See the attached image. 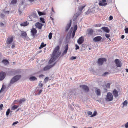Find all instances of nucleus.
Instances as JSON below:
<instances>
[{"instance_id": "nucleus-11", "label": "nucleus", "mask_w": 128, "mask_h": 128, "mask_svg": "<svg viewBox=\"0 0 128 128\" xmlns=\"http://www.w3.org/2000/svg\"><path fill=\"white\" fill-rule=\"evenodd\" d=\"M31 32L32 36L34 37L36 34L37 33V31L35 28H33L32 29L31 31Z\"/></svg>"}, {"instance_id": "nucleus-5", "label": "nucleus", "mask_w": 128, "mask_h": 128, "mask_svg": "<svg viewBox=\"0 0 128 128\" xmlns=\"http://www.w3.org/2000/svg\"><path fill=\"white\" fill-rule=\"evenodd\" d=\"M106 59L105 58H100L98 60V64L100 65H102L103 64L104 62H106Z\"/></svg>"}, {"instance_id": "nucleus-56", "label": "nucleus", "mask_w": 128, "mask_h": 128, "mask_svg": "<svg viewBox=\"0 0 128 128\" xmlns=\"http://www.w3.org/2000/svg\"><path fill=\"white\" fill-rule=\"evenodd\" d=\"M44 75H43V74H40V75L39 76V77L40 78H43V77H44Z\"/></svg>"}, {"instance_id": "nucleus-13", "label": "nucleus", "mask_w": 128, "mask_h": 128, "mask_svg": "<svg viewBox=\"0 0 128 128\" xmlns=\"http://www.w3.org/2000/svg\"><path fill=\"white\" fill-rule=\"evenodd\" d=\"M80 87H82V88L85 92H88L89 91V88L88 86L84 85H80Z\"/></svg>"}, {"instance_id": "nucleus-55", "label": "nucleus", "mask_w": 128, "mask_h": 128, "mask_svg": "<svg viewBox=\"0 0 128 128\" xmlns=\"http://www.w3.org/2000/svg\"><path fill=\"white\" fill-rule=\"evenodd\" d=\"M3 86H2L1 89L0 90V92L2 91H3L4 90V88L3 87Z\"/></svg>"}, {"instance_id": "nucleus-46", "label": "nucleus", "mask_w": 128, "mask_h": 128, "mask_svg": "<svg viewBox=\"0 0 128 128\" xmlns=\"http://www.w3.org/2000/svg\"><path fill=\"white\" fill-rule=\"evenodd\" d=\"M109 74V73L108 72H104L102 76H105L106 75L108 74Z\"/></svg>"}, {"instance_id": "nucleus-36", "label": "nucleus", "mask_w": 128, "mask_h": 128, "mask_svg": "<svg viewBox=\"0 0 128 128\" xmlns=\"http://www.w3.org/2000/svg\"><path fill=\"white\" fill-rule=\"evenodd\" d=\"M101 26V24H96L94 25V26L95 27H99Z\"/></svg>"}, {"instance_id": "nucleus-28", "label": "nucleus", "mask_w": 128, "mask_h": 128, "mask_svg": "<svg viewBox=\"0 0 128 128\" xmlns=\"http://www.w3.org/2000/svg\"><path fill=\"white\" fill-rule=\"evenodd\" d=\"M46 45V44H44L43 42H42L40 45V46L39 48V49H41L42 48H43Z\"/></svg>"}, {"instance_id": "nucleus-24", "label": "nucleus", "mask_w": 128, "mask_h": 128, "mask_svg": "<svg viewBox=\"0 0 128 128\" xmlns=\"http://www.w3.org/2000/svg\"><path fill=\"white\" fill-rule=\"evenodd\" d=\"M87 31L88 34L91 35L92 34L93 31L92 29L88 30Z\"/></svg>"}, {"instance_id": "nucleus-58", "label": "nucleus", "mask_w": 128, "mask_h": 128, "mask_svg": "<svg viewBox=\"0 0 128 128\" xmlns=\"http://www.w3.org/2000/svg\"><path fill=\"white\" fill-rule=\"evenodd\" d=\"M113 18V16H110L109 17V20H111Z\"/></svg>"}, {"instance_id": "nucleus-63", "label": "nucleus", "mask_w": 128, "mask_h": 128, "mask_svg": "<svg viewBox=\"0 0 128 128\" xmlns=\"http://www.w3.org/2000/svg\"><path fill=\"white\" fill-rule=\"evenodd\" d=\"M4 25V24L3 23H2V22L0 23V26H2Z\"/></svg>"}, {"instance_id": "nucleus-60", "label": "nucleus", "mask_w": 128, "mask_h": 128, "mask_svg": "<svg viewBox=\"0 0 128 128\" xmlns=\"http://www.w3.org/2000/svg\"><path fill=\"white\" fill-rule=\"evenodd\" d=\"M9 11H5L4 12V13L6 14H9Z\"/></svg>"}, {"instance_id": "nucleus-49", "label": "nucleus", "mask_w": 128, "mask_h": 128, "mask_svg": "<svg viewBox=\"0 0 128 128\" xmlns=\"http://www.w3.org/2000/svg\"><path fill=\"white\" fill-rule=\"evenodd\" d=\"M18 123V121L15 122H13L12 124V125H15L16 124H17Z\"/></svg>"}, {"instance_id": "nucleus-16", "label": "nucleus", "mask_w": 128, "mask_h": 128, "mask_svg": "<svg viewBox=\"0 0 128 128\" xmlns=\"http://www.w3.org/2000/svg\"><path fill=\"white\" fill-rule=\"evenodd\" d=\"M64 48L65 49L62 54V56H63L64 54H66V53L67 50L68 49V44H67L64 47Z\"/></svg>"}, {"instance_id": "nucleus-51", "label": "nucleus", "mask_w": 128, "mask_h": 128, "mask_svg": "<svg viewBox=\"0 0 128 128\" xmlns=\"http://www.w3.org/2000/svg\"><path fill=\"white\" fill-rule=\"evenodd\" d=\"M15 46V44L14 43H13L12 44V45L11 46V48H14Z\"/></svg>"}, {"instance_id": "nucleus-18", "label": "nucleus", "mask_w": 128, "mask_h": 128, "mask_svg": "<svg viewBox=\"0 0 128 128\" xmlns=\"http://www.w3.org/2000/svg\"><path fill=\"white\" fill-rule=\"evenodd\" d=\"M26 100V99L25 98H22L20 99L19 100H15L14 102H15V104H16V102H18L19 103L21 104L23 102H24Z\"/></svg>"}, {"instance_id": "nucleus-27", "label": "nucleus", "mask_w": 128, "mask_h": 128, "mask_svg": "<svg viewBox=\"0 0 128 128\" xmlns=\"http://www.w3.org/2000/svg\"><path fill=\"white\" fill-rule=\"evenodd\" d=\"M96 92L97 96H99L101 94L100 90L99 89H97L96 91Z\"/></svg>"}, {"instance_id": "nucleus-31", "label": "nucleus", "mask_w": 128, "mask_h": 128, "mask_svg": "<svg viewBox=\"0 0 128 128\" xmlns=\"http://www.w3.org/2000/svg\"><path fill=\"white\" fill-rule=\"evenodd\" d=\"M18 107V106L16 105H14L12 106L11 108V110H14L17 108Z\"/></svg>"}, {"instance_id": "nucleus-30", "label": "nucleus", "mask_w": 128, "mask_h": 128, "mask_svg": "<svg viewBox=\"0 0 128 128\" xmlns=\"http://www.w3.org/2000/svg\"><path fill=\"white\" fill-rule=\"evenodd\" d=\"M37 10L38 11V13L40 16L45 15H46V13H45L42 12H40L38 11V10Z\"/></svg>"}, {"instance_id": "nucleus-22", "label": "nucleus", "mask_w": 128, "mask_h": 128, "mask_svg": "<svg viewBox=\"0 0 128 128\" xmlns=\"http://www.w3.org/2000/svg\"><path fill=\"white\" fill-rule=\"evenodd\" d=\"M29 23L27 21L23 22L20 24L21 26H25L28 25L29 24Z\"/></svg>"}, {"instance_id": "nucleus-15", "label": "nucleus", "mask_w": 128, "mask_h": 128, "mask_svg": "<svg viewBox=\"0 0 128 128\" xmlns=\"http://www.w3.org/2000/svg\"><path fill=\"white\" fill-rule=\"evenodd\" d=\"M54 64L51 65H47L45 67L43 68V70L44 71H46L52 68L54 65Z\"/></svg>"}, {"instance_id": "nucleus-35", "label": "nucleus", "mask_w": 128, "mask_h": 128, "mask_svg": "<svg viewBox=\"0 0 128 128\" xmlns=\"http://www.w3.org/2000/svg\"><path fill=\"white\" fill-rule=\"evenodd\" d=\"M52 32H50L48 35V38L49 40L51 39L52 37Z\"/></svg>"}, {"instance_id": "nucleus-1", "label": "nucleus", "mask_w": 128, "mask_h": 128, "mask_svg": "<svg viewBox=\"0 0 128 128\" xmlns=\"http://www.w3.org/2000/svg\"><path fill=\"white\" fill-rule=\"evenodd\" d=\"M60 47L59 46H57L55 48L52 55V58L48 62L49 64H51L57 59L60 54L59 52Z\"/></svg>"}, {"instance_id": "nucleus-29", "label": "nucleus", "mask_w": 128, "mask_h": 128, "mask_svg": "<svg viewBox=\"0 0 128 128\" xmlns=\"http://www.w3.org/2000/svg\"><path fill=\"white\" fill-rule=\"evenodd\" d=\"M21 36L24 38H26L27 36V35L26 32H23L21 33Z\"/></svg>"}, {"instance_id": "nucleus-32", "label": "nucleus", "mask_w": 128, "mask_h": 128, "mask_svg": "<svg viewBox=\"0 0 128 128\" xmlns=\"http://www.w3.org/2000/svg\"><path fill=\"white\" fill-rule=\"evenodd\" d=\"M32 16L34 18H36L38 16L37 14L36 13V12H34L32 14Z\"/></svg>"}, {"instance_id": "nucleus-48", "label": "nucleus", "mask_w": 128, "mask_h": 128, "mask_svg": "<svg viewBox=\"0 0 128 128\" xmlns=\"http://www.w3.org/2000/svg\"><path fill=\"white\" fill-rule=\"evenodd\" d=\"M105 36L107 38H109L110 36V34H105Z\"/></svg>"}, {"instance_id": "nucleus-8", "label": "nucleus", "mask_w": 128, "mask_h": 128, "mask_svg": "<svg viewBox=\"0 0 128 128\" xmlns=\"http://www.w3.org/2000/svg\"><path fill=\"white\" fill-rule=\"evenodd\" d=\"M6 73L3 72H1L0 73V81L2 80L6 76Z\"/></svg>"}, {"instance_id": "nucleus-62", "label": "nucleus", "mask_w": 128, "mask_h": 128, "mask_svg": "<svg viewBox=\"0 0 128 128\" xmlns=\"http://www.w3.org/2000/svg\"><path fill=\"white\" fill-rule=\"evenodd\" d=\"M124 38V35H122L121 36V38L122 39Z\"/></svg>"}, {"instance_id": "nucleus-59", "label": "nucleus", "mask_w": 128, "mask_h": 128, "mask_svg": "<svg viewBox=\"0 0 128 128\" xmlns=\"http://www.w3.org/2000/svg\"><path fill=\"white\" fill-rule=\"evenodd\" d=\"M18 12H19V14H21L22 13V12L21 10H20V8H19V10H18Z\"/></svg>"}, {"instance_id": "nucleus-6", "label": "nucleus", "mask_w": 128, "mask_h": 128, "mask_svg": "<svg viewBox=\"0 0 128 128\" xmlns=\"http://www.w3.org/2000/svg\"><path fill=\"white\" fill-rule=\"evenodd\" d=\"M114 62L117 67H120L122 66V62L118 59H116L115 60Z\"/></svg>"}, {"instance_id": "nucleus-39", "label": "nucleus", "mask_w": 128, "mask_h": 128, "mask_svg": "<svg viewBox=\"0 0 128 128\" xmlns=\"http://www.w3.org/2000/svg\"><path fill=\"white\" fill-rule=\"evenodd\" d=\"M97 112L96 111H94L93 114L90 116L91 117H92L94 116H96V115L97 114Z\"/></svg>"}, {"instance_id": "nucleus-52", "label": "nucleus", "mask_w": 128, "mask_h": 128, "mask_svg": "<svg viewBox=\"0 0 128 128\" xmlns=\"http://www.w3.org/2000/svg\"><path fill=\"white\" fill-rule=\"evenodd\" d=\"M3 105L2 104H1L0 105V110H2V108L3 107Z\"/></svg>"}, {"instance_id": "nucleus-2", "label": "nucleus", "mask_w": 128, "mask_h": 128, "mask_svg": "<svg viewBox=\"0 0 128 128\" xmlns=\"http://www.w3.org/2000/svg\"><path fill=\"white\" fill-rule=\"evenodd\" d=\"M21 77V76L20 75H16L14 76L11 80L9 85H10L11 84H13L19 80Z\"/></svg>"}, {"instance_id": "nucleus-23", "label": "nucleus", "mask_w": 128, "mask_h": 128, "mask_svg": "<svg viewBox=\"0 0 128 128\" xmlns=\"http://www.w3.org/2000/svg\"><path fill=\"white\" fill-rule=\"evenodd\" d=\"M81 13V12H78L74 14V18L75 19L77 18V17L78 16L80 15Z\"/></svg>"}, {"instance_id": "nucleus-33", "label": "nucleus", "mask_w": 128, "mask_h": 128, "mask_svg": "<svg viewBox=\"0 0 128 128\" xmlns=\"http://www.w3.org/2000/svg\"><path fill=\"white\" fill-rule=\"evenodd\" d=\"M42 82V80L40 81L39 84L38 85V86L40 87V88H42L43 85V84L41 83Z\"/></svg>"}, {"instance_id": "nucleus-10", "label": "nucleus", "mask_w": 128, "mask_h": 128, "mask_svg": "<svg viewBox=\"0 0 128 128\" xmlns=\"http://www.w3.org/2000/svg\"><path fill=\"white\" fill-rule=\"evenodd\" d=\"M84 41V37L82 36L80 38L77 40V42L78 44H80L83 43Z\"/></svg>"}, {"instance_id": "nucleus-54", "label": "nucleus", "mask_w": 128, "mask_h": 128, "mask_svg": "<svg viewBox=\"0 0 128 128\" xmlns=\"http://www.w3.org/2000/svg\"><path fill=\"white\" fill-rule=\"evenodd\" d=\"M75 46H76V50H78V49H79V46L77 45L76 44L75 45Z\"/></svg>"}, {"instance_id": "nucleus-38", "label": "nucleus", "mask_w": 128, "mask_h": 128, "mask_svg": "<svg viewBox=\"0 0 128 128\" xmlns=\"http://www.w3.org/2000/svg\"><path fill=\"white\" fill-rule=\"evenodd\" d=\"M10 109H8L7 110L6 112V114L7 116H8L10 113Z\"/></svg>"}, {"instance_id": "nucleus-12", "label": "nucleus", "mask_w": 128, "mask_h": 128, "mask_svg": "<svg viewBox=\"0 0 128 128\" xmlns=\"http://www.w3.org/2000/svg\"><path fill=\"white\" fill-rule=\"evenodd\" d=\"M42 91V89L38 87H37L36 89V92H37V94L40 95Z\"/></svg>"}, {"instance_id": "nucleus-19", "label": "nucleus", "mask_w": 128, "mask_h": 128, "mask_svg": "<svg viewBox=\"0 0 128 128\" xmlns=\"http://www.w3.org/2000/svg\"><path fill=\"white\" fill-rule=\"evenodd\" d=\"M2 62L5 66H7L9 64V62L6 59H3L2 61Z\"/></svg>"}, {"instance_id": "nucleus-25", "label": "nucleus", "mask_w": 128, "mask_h": 128, "mask_svg": "<svg viewBox=\"0 0 128 128\" xmlns=\"http://www.w3.org/2000/svg\"><path fill=\"white\" fill-rule=\"evenodd\" d=\"M29 79L30 81H34L37 80V78L34 76H31L30 78Z\"/></svg>"}, {"instance_id": "nucleus-57", "label": "nucleus", "mask_w": 128, "mask_h": 128, "mask_svg": "<svg viewBox=\"0 0 128 128\" xmlns=\"http://www.w3.org/2000/svg\"><path fill=\"white\" fill-rule=\"evenodd\" d=\"M125 127L126 128H128V122H127L125 124Z\"/></svg>"}, {"instance_id": "nucleus-4", "label": "nucleus", "mask_w": 128, "mask_h": 128, "mask_svg": "<svg viewBox=\"0 0 128 128\" xmlns=\"http://www.w3.org/2000/svg\"><path fill=\"white\" fill-rule=\"evenodd\" d=\"M98 5L100 6H105L107 5L106 0H99Z\"/></svg>"}, {"instance_id": "nucleus-50", "label": "nucleus", "mask_w": 128, "mask_h": 128, "mask_svg": "<svg viewBox=\"0 0 128 128\" xmlns=\"http://www.w3.org/2000/svg\"><path fill=\"white\" fill-rule=\"evenodd\" d=\"M76 58L75 57L72 56L70 58V60H72L76 59Z\"/></svg>"}, {"instance_id": "nucleus-61", "label": "nucleus", "mask_w": 128, "mask_h": 128, "mask_svg": "<svg viewBox=\"0 0 128 128\" xmlns=\"http://www.w3.org/2000/svg\"><path fill=\"white\" fill-rule=\"evenodd\" d=\"M1 16L2 18H3L4 17V15L3 14H1Z\"/></svg>"}, {"instance_id": "nucleus-53", "label": "nucleus", "mask_w": 128, "mask_h": 128, "mask_svg": "<svg viewBox=\"0 0 128 128\" xmlns=\"http://www.w3.org/2000/svg\"><path fill=\"white\" fill-rule=\"evenodd\" d=\"M88 114L90 115H92V112L90 111H88Z\"/></svg>"}, {"instance_id": "nucleus-43", "label": "nucleus", "mask_w": 128, "mask_h": 128, "mask_svg": "<svg viewBox=\"0 0 128 128\" xmlns=\"http://www.w3.org/2000/svg\"><path fill=\"white\" fill-rule=\"evenodd\" d=\"M77 28V26L76 25L74 26V28L73 31L76 32Z\"/></svg>"}, {"instance_id": "nucleus-26", "label": "nucleus", "mask_w": 128, "mask_h": 128, "mask_svg": "<svg viewBox=\"0 0 128 128\" xmlns=\"http://www.w3.org/2000/svg\"><path fill=\"white\" fill-rule=\"evenodd\" d=\"M86 5L83 6H80L78 7V10L80 11V12L82 13V10L85 7Z\"/></svg>"}, {"instance_id": "nucleus-47", "label": "nucleus", "mask_w": 128, "mask_h": 128, "mask_svg": "<svg viewBox=\"0 0 128 128\" xmlns=\"http://www.w3.org/2000/svg\"><path fill=\"white\" fill-rule=\"evenodd\" d=\"M125 32L126 33H128V28H126L124 29Z\"/></svg>"}, {"instance_id": "nucleus-21", "label": "nucleus", "mask_w": 128, "mask_h": 128, "mask_svg": "<svg viewBox=\"0 0 128 128\" xmlns=\"http://www.w3.org/2000/svg\"><path fill=\"white\" fill-rule=\"evenodd\" d=\"M101 29L105 32L109 33L110 32V30L107 27H102Z\"/></svg>"}, {"instance_id": "nucleus-20", "label": "nucleus", "mask_w": 128, "mask_h": 128, "mask_svg": "<svg viewBox=\"0 0 128 128\" xmlns=\"http://www.w3.org/2000/svg\"><path fill=\"white\" fill-rule=\"evenodd\" d=\"M112 93L115 98H117L118 96V92L116 89H114Z\"/></svg>"}, {"instance_id": "nucleus-3", "label": "nucleus", "mask_w": 128, "mask_h": 128, "mask_svg": "<svg viewBox=\"0 0 128 128\" xmlns=\"http://www.w3.org/2000/svg\"><path fill=\"white\" fill-rule=\"evenodd\" d=\"M106 101H112L113 100V97L112 93L110 92H108L105 98Z\"/></svg>"}, {"instance_id": "nucleus-41", "label": "nucleus", "mask_w": 128, "mask_h": 128, "mask_svg": "<svg viewBox=\"0 0 128 128\" xmlns=\"http://www.w3.org/2000/svg\"><path fill=\"white\" fill-rule=\"evenodd\" d=\"M20 71L18 70H15L14 71H13L12 72L15 74H17L19 73L20 72Z\"/></svg>"}, {"instance_id": "nucleus-42", "label": "nucleus", "mask_w": 128, "mask_h": 128, "mask_svg": "<svg viewBox=\"0 0 128 128\" xmlns=\"http://www.w3.org/2000/svg\"><path fill=\"white\" fill-rule=\"evenodd\" d=\"M48 79L49 78L48 77H46L44 79V81L45 82H46L48 81Z\"/></svg>"}, {"instance_id": "nucleus-17", "label": "nucleus", "mask_w": 128, "mask_h": 128, "mask_svg": "<svg viewBox=\"0 0 128 128\" xmlns=\"http://www.w3.org/2000/svg\"><path fill=\"white\" fill-rule=\"evenodd\" d=\"M35 26L38 29H41L43 26V24L39 22H37L36 23Z\"/></svg>"}, {"instance_id": "nucleus-44", "label": "nucleus", "mask_w": 128, "mask_h": 128, "mask_svg": "<svg viewBox=\"0 0 128 128\" xmlns=\"http://www.w3.org/2000/svg\"><path fill=\"white\" fill-rule=\"evenodd\" d=\"M106 87L108 88H110V84L109 83H108L106 84Z\"/></svg>"}, {"instance_id": "nucleus-40", "label": "nucleus", "mask_w": 128, "mask_h": 128, "mask_svg": "<svg viewBox=\"0 0 128 128\" xmlns=\"http://www.w3.org/2000/svg\"><path fill=\"white\" fill-rule=\"evenodd\" d=\"M40 21H41L42 23H44L45 21L44 18H40Z\"/></svg>"}, {"instance_id": "nucleus-14", "label": "nucleus", "mask_w": 128, "mask_h": 128, "mask_svg": "<svg viewBox=\"0 0 128 128\" xmlns=\"http://www.w3.org/2000/svg\"><path fill=\"white\" fill-rule=\"evenodd\" d=\"M102 38L101 36H97L93 39V40L95 42H98L100 41L102 39Z\"/></svg>"}, {"instance_id": "nucleus-64", "label": "nucleus", "mask_w": 128, "mask_h": 128, "mask_svg": "<svg viewBox=\"0 0 128 128\" xmlns=\"http://www.w3.org/2000/svg\"><path fill=\"white\" fill-rule=\"evenodd\" d=\"M52 11L53 12H54V10L53 8H52Z\"/></svg>"}, {"instance_id": "nucleus-34", "label": "nucleus", "mask_w": 128, "mask_h": 128, "mask_svg": "<svg viewBox=\"0 0 128 128\" xmlns=\"http://www.w3.org/2000/svg\"><path fill=\"white\" fill-rule=\"evenodd\" d=\"M128 102L127 100H125L123 103V106H127L128 104Z\"/></svg>"}, {"instance_id": "nucleus-9", "label": "nucleus", "mask_w": 128, "mask_h": 128, "mask_svg": "<svg viewBox=\"0 0 128 128\" xmlns=\"http://www.w3.org/2000/svg\"><path fill=\"white\" fill-rule=\"evenodd\" d=\"M72 24V20H70L68 24L65 28V31L66 32H67L70 28Z\"/></svg>"}, {"instance_id": "nucleus-37", "label": "nucleus", "mask_w": 128, "mask_h": 128, "mask_svg": "<svg viewBox=\"0 0 128 128\" xmlns=\"http://www.w3.org/2000/svg\"><path fill=\"white\" fill-rule=\"evenodd\" d=\"M17 2V0H12L11 2V4H16Z\"/></svg>"}, {"instance_id": "nucleus-7", "label": "nucleus", "mask_w": 128, "mask_h": 128, "mask_svg": "<svg viewBox=\"0 0 128 128\" xmlns=\"http://www.w3.org/2000/svg\"><path fill=\"white\" fill-rule=\"evenodd\" d=\"M14 38L13 36L8 37L6 40V43L8 44H10L12 42Z\"/></svg>"}, {"instance_id": "nucleus-45", "label": "nucleus", "mask_w": 128, "mask_h": 128, "mask_svg": "<svg viewBox=\"0 0 128 128\" xmlns=\"http://www.w3.org/2000/svg\"><path fill=\"white\" fill-rule=\"evenodd\" d=\"M76 32L73 31L72 33V38H73L74 36L75 33Z\"/></svg>"}]
</instances>
